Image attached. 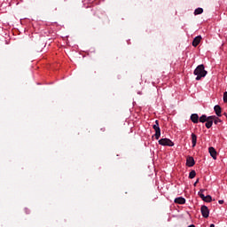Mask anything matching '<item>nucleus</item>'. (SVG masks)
<instances>
[{"label":"nucleus","mask_w":227,"mask_h":227,"mask_svg":"<svg viewBox=\"0 0 227 227\" xmlns=\"http://www.w3.org/2000/svg\"><path fill=\"white\" fill-rule=\"evenodd\" d=\"M196 143H198V136H196V134H194V133H192V148H194L196 146Z\"/></svg>","instance_id":"nucleus-11"},{"label":"nucleus","mask_w":227,"mask_h":227,"mask_svg":"<svg viewBox=\"0 0 227 227\" xmlns=\"http://www.w3.org/2000/svg\"><path fill=\"white\" fill-rule=\"evenodd\" d=\"M207 120H208V117H207L206 114H203L200 117L199 121H200V123H205Z\"/></svg>","instance_id":"nucleus-13"},{"label":"nucleus","mask_w":227,"mask_h":227,"mask_svg":"<svg viewBox=\"0 0 227 227\" xmlns=\"http://www.w3.org/2000/svg\"><path fill=\"white\" fill-rule=\"evenodd\" d=\"M223 102L227 104V91L223 93Z\"/></svg>","instance_id":"nucleus-19"},{"label":"nucleus","mask_w":227,"mask_h":227,"mask_svg":"<svg viewBox=\"0 0 227 227\" xmlns=\"http://www.w3.org/2000/svg\"><path fill=\"white\" fill-rule=\"evenodd\" d=\"M200 42H201V35L196 36L193 41H192V46L193 47H198L200 45Z\"/></svg>","instance_id":"nucleus-9"},{"label":"nucleus","mask_w":227,"mask_h":227,"mask_svg":"<svg viewBox=\"0 0 227 227\" xmlns=\"http://www.w3.org/2000/svg\"><path fill=\"white\" fill-rule=\"evenodd\" d=\"M204 201H206V203H210V201H212V196L207 195L204 199Z\"/></svg>","instance_id":"nucleus-17"},{"label":"nucleus","mask_w":227,"mask_h":227,"mask_svg":"<svg viewBox=\"0 0 227 227\" xmlns=\"http://www.w3.org/2000/svg\"><path fill=\"white\" fill-rule=\"evenodd\" d=\"M218 203H219L220 205H223V204L224 203V200H219Z\"/></svg>","instance_id":"nucleus-20"},{"label":"nucleus","mask_w":227,"mask_h":227,"mask_svg":"<svg viewBox=\"0 0 227 227\" xmlns=\"http://www.w3.org/2000/svg\"><path fill=\"white\" fill-rule=\"evenodd\" d=\"M215 118V115L208 116V120L206 121V128L210 129L212 125H214V119Z\"/></svg>","instance_id":"nucleus-5"},{"label":"nucleus","mask_w":227,"mask_h":227,"mask_svg":"<svg viewBox=\"0 0 227 227\" xmlns=\"http://www.w3.org/2000/svg\"><path fill=\"white\" fill-rule=\"evenodd\" d=\"M101 130H103V131H104V130H106V129H101Z\"/></svg>","instance_id":"nucleus-24"},{"label":"nucleus","mask_w":227,"mask_h":227,"mask_svg":"<svg viewBox=\"0 0 227 227\" xmlns=\"http://www.w3.org/2000/svg\"><path fill=\"white\" fill-rule=\"evenodd\" d=\"M193 74L194 75H197L196 81H200L202 77L207 76V72L205 70V66L201 64L195 68Z\"/></svg>","instance_id":"nucleus-1"},{"label":"nucleus","mask_w":227,"mask_h":227,"mask_svg":"<svg viewBox=\"0 0 227 227\" xmlns=\"http://www.w3.org/2000/svg\"><path fill=\"white\" fill-rule=\"evenodd\" d=\"M175 203H177L178 205H185V199H184V197H178L175 199Z\"/></svg>","instance_id":"nucleus-12"},{"label":"nucleus","mask_w":227,"mask_h":227,"mask_svg":"<svg viewBox=\"0 0 227 227\" xmlns=\"http://www.w3.org/2000/svg\"><path fill=\"white\" fill-rule=\"evenodd\" d=\"M200 212L205 219H207L208 215H210V210H208L207 206H201Z\"/></svg>","instance_id":"nucleus-4"},{"label":"nucleus","mask_w":227,"mask_h":227,"mask_svg":"<svg viewBox=\"0 0 227 227\" xmlns=\"http://www.w3.org/2000/svg\"><path fill=\"white\" fill-rule=\"evenodd\" d=\"M159 145L161 146H175V143L169 138H161L159 140Z\"/></svg>","instance_id":"nucleus-2"},{"label":"nucleus","mask_w":227,"mask_h":227,"mask_svg":"<svg viewBox=\"0 0 227 227\" xmlns=\"http://www.w3.org/2000/svg\"><path fill=\"white\" fill-rule=\"evenodd\" d=\"M26 214H29V210L27 208H25Z\"/></svg>","instance_id":"nucleus-21"},{"label":"nucleus","mask_w":227,"mask_h":227,"mask_svg":"<svg viewBox=\"0 0 227 227\" xmlns=\"http://www.w3.org/2000/svg\"><path fill=\"white\" fill-rule=\"evenodd\" d=\"M203 191H205V190H200V191L199 192V196H200V198H201V200L204 201L206 196H205V194H203Z\"/></svg>","instance_id":"nucleus-18"},{"label":"nucleus","mask_w":227,"mask_h":227,"mask_svg":"<svg viewBox=\"0 0 227 227\" xmlns=\"http://www.w3.org/2000/svg\"><path fill=\"white\" fill-rule=\"evenodd\" d=\"M198 182H200V179H197V181L194 183V185H196V184H198Z\"/></svg>","instance_id":"nucleus-22"},{"label":"nucleus","mask_w":227,"mask_h":227,"mask_svg":"<svg viewBox=\"0 0 227 227\" xmlns=\"http://www.w3.org/2000/svg\"><path fill=\"white\" fill-rule=\"evenodd\" d=\"M201 13H203V8H197L194 11V15H201Z\"/></svg>","instance_id":"nucleus-14"},{"label":"nucleus","mask_w":227,"mask_h":227,"mask_svg":"<svg viewBox=\"0 0 227 227\" xmlns=\"http://www.w3.org/2000/svg\"><path fill=\"white\" fill-rule=\"evenodd\" d=\"M153 129L155 130V139H159V137H160V127L159 126V120L155 121L154 124L153 125Z\"/></svg>","instance_id":"nucleus-3"},{"label":"nucleus","mask_w":227,"mask_h":227,"mask_svg":"<svg viewBox=\"0 0 227 227\" xmlns=\"http://www.w3.org/2000/svg\"><path fill=\"white\" fill-rule=\"evenodd\" d=\"M213 121H214L215 125H217V123L223 122V121L221 119H219V117H216L215 115Z\"/></svg>","instance_id":"nucleus-15"},{"label":"nucleus","mask_w":227,"mask_h":227,"mask_svg":"<svg viewBox=\"0 0 227 227\" xmlns=\"http://www.w3.org/2000/svg\"><path fill=\"white\" fill-rule=\"evenodd\" d=\"M191 121H192V123H199L200 116L198 115V114H192L191 115Z\"/></svg>","instance_id":"nucleus-10"},{"label":"nucleus","mask_w":227,"mask_h":227,"mask_svg":"<svg viewBox=\"0 0 227 227\" xmlns=\"http://www.w3.org/2000/svg\"><path fill=\"white\" fill-rule=\"evenodd\" d=\"M196 176V170H192L189 174V178L192 179Z\"/></svg>","instance_id":"nucleus-16"},{"label":"nucleus","mask_w":227,"mask_h":227,"mask_svg":"<svg viewBox=\"0 0 227 227\" xmlns=\"http://www.w3.org/2000/svg\"><path fill=\"white\" fill-rule=\"evenodd\" d=\"M214 111L216 114V116H218V118H221V116H223V108H221V106L216 105L214 106Z\"/></svg>","instance_id":"nucleus-6"},{"label":"nucleus","mask_w":227,"mask_h":227,"mask_svg":"<svg viewBox=\"0 0 227 227\" xmlns=\"http://www.w3.org/2000/svg\"><path fill=\"white\" fill-rule=\"evenodd\" d=\"M210 227H215V225L214 223H211Z\"/></svg>","instance_id":"nucleus-23"},{"label":"nucleus","mask_w":227,"mask_h":227,"mask_svg":"<svg viewBox=\"0 0 227 227\" xmlns=\"http://www.w3.org/2000/svg\"><path fill=\"white\" fill-rule=\"evenodd\" d=\"M195 164L194 158L192 156H188L186 159V166H188V168H192Z\"/></svg>","instance_id":"nucleus-7"},{"label":"nucleus","mask_w":227,"mask_h":227,"mask_svg":"<svg viewBox=\"0 0 227 227\" xmlns=\"http://www.w3.org/2000/svg\"><path fill=\"white\" fill-rule=\"evenodd\" d=\"M208 152H209L212 159H214V160H215L217 159V151H215V148L209 147Z\"/></svg>","instance_id":"nucleus-8"}]
</instances>
